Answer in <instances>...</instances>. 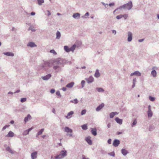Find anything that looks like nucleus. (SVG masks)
Here are the masks:
<instances>
[{
    "instance_id": "nucleus-1",
    "label": "nucleus",
    "mask_w": 159,
    "mask_h": 159,
    "mask_svg": "<svg viewBox=\"0 0 159 159\" xmlns=\"http://www.w3.org/2000/svg\"><path fill=\"white\" fill-rule=\"evenodd\" d=\"M70 64L71 62L67 61L66 60L61 58H59L56 59L54 61V64L57 65L53 66V68L56 69L58 68L59 67L62 66L65 63Z\"/></svg>"
},
{
    "instance_id": "nucleus-2",
    "label": "nucleus",
    "mask_w": 159,
    "mask_h": 159,
    "mask_svg": "<svg viewBox=\"0 0 159 159\" xmlns=\"http://www.w3.org/2000/svg\"><path fill=\"white\" fill-rule=\"evenodd\" d=\"M133 5L131 1H129L126 4L121 6L119 7L120 10L122 9H126L128 10H130L132 7Z\"/></svg>"
},
{
    "instance_id": "nucleus-3",
    "label": "nucleus",
    "mask_w": 159,
    "mask_h": 159,
    "mask_svg": "<svg viewBox=\"0 0 159 159\" xmlns=\"http://www.w3.org/2000/svg\"><path fill=\"white\" fill-rule=\"evenodd\" d=\"M148 111H147L148 116V117H151L152 116L153 113L151 109V106L149 105L148 107Z\"/></svg>"
},
{
    "instance_id": "nucleus-4",
    "label": "nucleus",
    "mask_w": 159,
    "mask_h": 159,
    "mask_svg": "<svg viewBox=\"0 0 159 159\" xmlns=\"http://www.w3.org/2000/svg\"><path fill=\"white\" fill-rule=\"evenodd\" d=\"M85 80L87 81V83L89 84L92 83L94 81V78L92 76H90L88 78H85Z\"/></svg>"
},
{
    "instance_id": "nucleus-5",
    "label": "nucleus",
    "mask_w": 159,
    "mask_h": 159,
    "mask_svg": "<svg viewBox=\"0 0 159 159\" xmlns=\"http://www.w3.org/2000/svg\"><path fill=\"white\" fill-rule=\"evenodd\" d=\"M128 34V39L127 40L128 42H131L132 39V34L130 31L128 32L127 33Z\"/></svg>"
},
{
    "instance_id": "nucleus-6",
    "label": "nucleus",
    "mask_w": 159,
    "mask_h": 159,
    "mask_svg": "<svg viewBox=\"0 0 159 159\" xmlns=\"http://www.w3.org/2000/svg\"><path fill=\"white\" fill-rule=\"evenodd\" d=\"M120 143V140L117 139H115L113 141V145L115 147H117L119 145Z\"/></svg>"
},
{
    "instance_id": "nucleus-7",
    "label": "nucleus",
    "mask_w": 159,
    "mask_h": 159,
    "mask_svg": "<svg viewBox=\"0 0 159 159\" xmlns=\"http://www.w3.org/2000/svg\"><path fill=\"white\" fill-rule=\"evenodd\" d=\"M38 152L35 151L31 153V156L32 159H35L37 157Z\"/></svg>"
},
{
    "instance_id": "nucleus-8",
    "label": "nucleus",
    "mask_w": 159,
    "mask_h": 159,
    "mask_svg": "<svg viewBox=\"0 0 159 159\" xmlns=\"http://www.w3.org/2000/svg\"><path fill=\"white\" fill-rule=\"evenodd\" d=\"M104 104L103 103H102L98 106L96 108V111H100L104 107Z\"/></svg>"
},
{
    "instance_id": "nucleus-9",
    "label": "nucleus",
    "mask_w": 159,
    "mask_h": 159,
    "mask_svg": "<svg viewBox=\"0 0 159 159\" xmlns=\"http://www.w3.org/2000/svg\"><path fill=\"white\" fill-rule=\"evenodd\" d=\"M51 77V75L50 74H48L44 76H42V79L44 80H47L49 79Z\"/></svg>"
},
{
    "instance_id": "nucleus-10",
    "label": "nucleus",
    "mask_w": 159,
    "mask_h": 159,
    "mask_svg": "<svg viewBox=\"0 0 159 159\" xmlns=\"http://www.w3.org/2000/svg\"><path fill=\"white\" fill-rule=\"evenodd\" d=\"M27 46L28 47H30L32 48L34 47H36L37 45L34 42H30L28 43Z\"/></svg>"
},
{
    "instance_id": "nucleus-11",
    "label": "nucleus",
    "mask_w": 159,
    "mask_h": 159,
    "mask_svg": "<svg viewBox=\"0 0 159 159\" xmlns=\"http://www.w3.org/2000/svg\"><path fill=\"white\" fill-rule=\"evenodd\" d=\"M67 151L66 150H62L61 151L60 154L63 157H64L67 155Z\"/></svg>"
},
{
    "instance_id": "nucleus-12",
    "label": "nucleus",
    "mask_w": 159,
    "mask_h": 159,
    "mask_svg": "<svg viewBox=\"0 0 159 159\" xmlns=\"http://www.w3.org/2000/svg\"><path fill=\"white\" fill-rule=\"evenodd\" d=\"M64 131L67 133H72V130L68 127H65L64 128Z\"/></svg>"
},
{
    "instance_id": "nucleus-13",
    "label": "nucleus",
    "mask_w": 159,
    "mask_h": 159,
    "mask_svg": "<svg viewBox=\"0 0 159 159\" xmlns=\"http://www.w3.org/2000/svg\"><path fill=\"white\" fill-rule=\"evenodd\" d=\"M80 14L78 13H76L74 14L72 16L75 19H79L80 17Z\"/></svg>"
},
{
    "instance_id": "nucleus-14",
    "label": "nucleus",
    "mask_w": 159,
    "mask_h": 159,
    "mask_svg": "<svg viewBox=\"0 0 159 159\" xmlns=\"http://www.w3.org/2000/svg\"><path fill=\"white\" fill-rule=\"evenodd\" d=\"M115 120L120 125H121L122 123V120L121 119H120L118 117H117L115 118Z\"/></svg>"
},
{
    "instance_id": "nucleus-15",
    "label": "nucleus",
    "mask_w": 159,
    "mask_h": 159,
    "mask_svg": "<svg viewBox=\"0 0 159 159\" xmlns=\"http://www.w3.org/2000/svg\"><path fill=\"white\" fill-rule=\"evenodd\" d=\"M121 152L122 154L125 156L127 154L129 153L128 151L125 149H122L121 150Z\"/></svg>"
},
{
    "instance_id": "nucleus-16",
    "label": "nucleus",
    "mask_w": 159,
    "mask_h": 159,
    "mask_svg": "<svg viewBox=\"0 0 159 159\" xmlns=\"http://www.w3.org/2000/svg\"><path fill=\"white\" fill-rule=\"evenodd\" d=\"M3 54L7 56L13 57L14 56V54L11 52H4Z\"/></svg>"
},
{
    "instance_id": "nucleus-17",
    "label": "nucleus",
    "mask_w": 159,
    "mask_h": 159,
    "mask_svg": "<svg viewBox=\"0 0 159 159\" xmlns=\"http://www.w3.org/2000/svg\"><path fill=\"white\" fill-rule=\"evenodd\" d=\"M91 131L92 134L94 136H95L97 135V130L96 128H92Z\"/></svg>"
},
{
    "instance_id": "nucleus-18",
    "label": "nucleus",
    "mask_w": 159,
    "mask_h": 159,
    "mask_svg": "<svg viewBox=\"0 0 159 159\" xmlns=\"http://www.w3.org/2000/svg\"><path fill=\"white\" fill-rule=\"evenodd\" d=\"M118 114V113L117 112H111L110 114V117L111 118H112L114 117L115 115H117Z\"/></svg>"
},
{
    "instance_id": "nucleus-19",
    "label": "nucleus",
    "mask_w": 159,
    "mask_h": 159,
    "mask_svg": "<svg viewBox=\"0 0 159 159\" xmlns=\"http://www.w3.org/2000/svg\"><path fill=\"white\" fill-rule=\"evenodd\" d=\"M140 75L141 74L140 73V72L139 71H135L134 73H132L130 74V76H132L134 75H136V76H140Z\"/></svg>"
},
{
    "instance_id": "nucleus-20",
    "label": "nucleus",
    "mask_w": 159,
    "mask_h": 159,
    "mask_svg": "<svg viewBox=\"0 0 159 159\" xmlns=\"http://www.w3.org/2000/svg\"><path fill=\"white\" fill-rule=\"evenodd\" d=\"M31 119V116L30 114H28L26 117L25 118L24 120L25 122H27L28 119Z\"/></svg>"
},
{
    "instance_id": "nucleus-21",
    "label": "nucleus",
    "mask_w": 159,
    "mask_h": 159,
    "mask_svg": "<svg viewBox=\"0 0 159 159\" xmlns=\"http://www.w3.org/2000/svg\"><path fill=\"white\" fill-rule=\"evenodd\" d=\"M74 83L73 82H72L69 83H68L67 84L66 86V87L68 88H72L74 84Z\"/></svg>"
},
{
    "instance_id": "nucleus-22",
    "label": "nucleus",
    "mask_w": 159,
    "mask_h": 159,
    "mask_svg": "<svg viewBox=\"0 0 159 159\" xmlns=\"http://www.w3.org/2000/svg\"><path fill=\"white\" fill-rule=\"evenodd\" d=\"M14 136V133L12 132L11 131H9L8 134L6 135V137H13Z\"/></svg>"
},
{
    "instance_id": "nucleus-23",
    "label": "nucleus",
    "mask_w": 159,
    "mask_h": 159,
    "mask_svg": "<svg viewBox=\"0 0 159 159\" xmlns=\"http://www.w3.org/2000/svg\"><path fill=\"white\" fill-rule=\"evenodd\" d=\"M85 140L87 143L89 145H91L92 144V141L89 138L87 137L86 138Z\"/></svg>"
},
{
    "instance_id": "nucleus-24",
    "label": "nucleus",
    "mask_w": 159,
    "mask_h": 159,
    "mask_svg": "<svg viewBox=\"0 0 159 159\" xmlns=\"http://www.w3.org/2000/svg\"><path fill=\"white\" fill-rule=\"evenodd\" d=\"M98 71L99 70H96L94 74V76L96 78H98L100 76V74Z\"/></svg>"
},
{
    "instance_id": "nucleus-25",
    "label": "nucleus",
    "mask_w": 159,
    "mask_h": 159,
    "mask_svg": "<svg viewBox=\"0 0 159 159\" xmlns=\"http://www.w3.org/2000/svg\"><path fill=\"white\" fill-rule=\"evenodd\" d=\"M6 150L7 151L11 154H14V152L8 146L6 148Z\"/></svg>"
},
{
    "instance_id": "nucleus-26",
    "label": "nucleus",
    "mask_w": 159,
    "mask_h": 159,
    "mask_svg": "<svg viewBox=\"0 0 159 159\" xmlns=\"http://www.w3.org/2000/svg\"><path fill=\"white\" fill-rule=\"evenodd\" d=\"M61 33L60 32L58 31L56 33V39H59L61 37Z\"/></svg>"
},
{
    "instance_id": "nucleus-27",
    "label": "nucleus",
    "mask_w": 159,
    "mask_h": 159,
    "mask_svg": "<svg viewBox=\"0 0 159 159\" xmlns=\"http://www.w3.org/2000/svg\"><path fill=\"white\" fill-rule=\"evenodd\" d=\"M96 90L99 92H103L104 91V89L102 88H97Z\"/></svg>"
},
{
    "instance_id": "nucleus-28",
    "label": "nucleus",
    "mask_w": 159,
    "mask_h": 159,
    "mask_svg": "<svg viewBox=\"0 0 159 159\" xmlns=\"http://www.w3.org/2000/svg\"><path fill=\"white\" fill-rule=\"evenodd\" d=\"M76 47V45L75 44H74L70 48V51H72V52H73L75 49Z\"/></svg>"
},
{
    "instance_id": "nucleus-29",
    "label": "nucleus",
    "mask_w": 159,
    "mask_h": 159,
    "mask_svg": "<svg viewBox=\"0 0 159 159\" xmlns=\"http://www.w3.org/2000/svg\"><path fill=\"white\" fill-rule=\"evenodd\" d=\"M64 49L66 52H70V48L68 46H65L64 47Z\"/></svg>"
},
{
    "instance_id": "nucleus-30",
    "label": "nucleus",
    "mask_w": 159,
    "mask_h": 159,
    "mask_svg": "<svg viewBox=\"0 0 159 159\" xmlns=\"http://www.w3.org/2000/svg\"><path fill=\"white\" fill-rule=\"evenodd\" d=\"M44 130V129H41L38 132L37 135L36 136V137H37L38 135L41 134H42V133L43 132Z\"/></svg>"
},
{
    "instance_id": "nucleus-31",
    "label": "nucleus",
    "mask_w": 159,
    "mask_h": 159,
    "mask_svg": "<svg viewBox=\"0 0 159 159\" xmlns=\"http://www.w3.org/2000/svg\"><path fill=\"white\" fill-rule=\"evenodd\" d=\"M151 74L153 77H156V76L157 73L156 70H152Z\"/></svg>"
},
{
    "instance_id": "nucleus-32",
    "label": "nucleus",
    "mask_w": 159,
    "mask_h": 159,
    "mask_svg": "<svg viewBox=\"0 0 159 159\" xmlns=\"http://www.w3.org/2000/svg\"><path fill=\"white\" fill-rule=\"evenodd\" d=\"M81 127L83 130H85L87 129H88L87 124H84L83 125H82L81 126Z\"/></svg>"
},
{
    "instance_id": "nucleus-33",
    "label": "nucleus",
    "mask_w": 159,
    "mask_h": 159,
    "mask_svg": "<svg viewBox=\"0 0 159 159\" xmlns=\"http://www.w3.org/2000/svg\"><path fill=\"white\" fill-rule=\"evenodd\" d=\"M74 114V112L72 111H70V112H69L68 114H67V116H66V118H70V117H68V116H71V115H73V114Z\"/></svg>"
},
{
    "instance_id": "nucleus-34",
    "label": "nucleus",
    "mask_w": 159,
    "mask_h": 159,
    "mask_svg": "<svg viewBox=\"0 0 159 159\" xmlns=\"http://www.w3.org/2000/svg\"><path fill=\"white\" fill-rule=\"evenodd\" d=\"M38 1V4L39 5H41L44 2V1L43 0H37Z\"/></svg>"
},
{
    "instance_id": "nucleus-35",
    "label": "nucleus",
    "mask_w": 159,
    "mask_h": 159,
    "mask_svg": "<svg viewBox=\"0 0 159 159\" xmlns=\"http://www.w3.org/2000/svg\"><path fill=\"white\" fill-rule=\"evenodd\" d=\"M70 102L71 103H74V104H76L78 102V101L77 99L75 98L73 100H71Z\"/></svg>"
},
{
    "instance_id": "nucleus-36",
    "label": "nucleus",
    "mask_w": 159,
    "mask_h": 159,
    "mask_svg": "<svg viewBox=\"0 0 159 159\" xmlns=\"http://www.w3.org/2000/svg\"><path fill=\"white\" fill-rule=\"evenodd\" d=\"M137 122L136 119H134V121L133 122V123L131 124V126L132 127L136 125V124H137Z\"/></svg>"
},
{
    "instance_id": "nucleus-37",
    "label": "nucleus",
    "mask_w": 159,
    "mask_h": 159,
    "mask_svg": "<svg viewBox=\"0 0 159 159\" xmlns=\"http://www.w3.org/2000/svg\"><path fill=\"white\" fill-rule=\"evenodd\" d=\"M149 99L151 101L153 102L154 101H155V98L152 97L151 96H149Z\"/></svg>"
},
{
    "instance_id": "nucleus-38",
    "label": "nucleus",
    "mask_w": 159,
    "mask_h": 159,
    "mask_svg": "<svg viewBox=\"0 0 159 159\" xmlns=\"http://www.w3.org/2000/svg\"><path fill=\"white\" fill-rule=\"evenodd\" d=\"M85 83V82L84 80H83L81 81V84L82 86V88H83V87H84Z\"/></svg>"
},
{
    "instance_id": "nucleus-39",
    "label": "nucleus",
    "mask_w": 159,
    "mask_h": 159,
    "mask_svg": "<svg viewBox=\"0 0 159 159\" xmlns=\"http://www.w3.org/2000/svg\"><path fill=\"white\" fill-rule=\"evenodd\" d=\"M86 112V110L85 109L83 110L81 113V115H83L85 114Z\"/></svg>"
},
{
    "instance_id": "nucleus-40",
    "label": "nucleus",
    "mask_w": 159,
    "mask_h": 159,
    "mask_svg": "<svg viewBox=\"0 0 159 159\" xmlns=\"http://www.w3.org/2000/svg\"><path fill=\"white\" fill-rule=\"evenodd\" d=\"M50 53H53L54 55H56L57 54V53L56 52H55V51L53 49L50 50Z\"/></svg>"
},
{
    "instance_id": "nucleus-41",
    "label": "nucleus",
    "mask_w": 159,
    "mask_h": 159,
    "mask_svg": "<svg viewBox=\"0 0 159 159\" xmlns=\"http://www.w3.org/2000/svg\"><path fill=\"white\" fill-rule=\"evenodd\" d=\"M122 18L123 17L125 20L128 17V15L127 14H125L124 15H122Z\"/></svg>"
},
{
    "instance_id": "nucleus-42",
    "label": "nucleus",
    "mask_w": 159,
    "mask_h": 159,
    "mask_svg": "<svg viewBox=\"0 0 159 159\" xmlns=\"http://www.w3.org/2000/svg\"><path fill=\"white\" fill-rule=\"evenodd\" d=\"M108 154L111 156L114 157L115 156V154L114 152H111L108 153Z\"/></svg>"
},
{
    "instance_id": "nucleus-43",
    "label": "nucleus",
    "mask_w": 159,
    "mask_h": 159,
    "mask_svg": "<svg viewBox=\"0 0 159 159\" xmlns=\"http://www.w3.org/2000/svg\"><path fill=\"white\" fill-rule=\"evenodd\" d=\"M29 133V132H28V131L27 130H26L23 132V135H26L27 134H28Z\"/></svg>"
},
{
    "instance_id": "nucleus-44",
    "label": "nucleus",
    "mask_w": 159,
    "mask_h": 159,
    "mask_svg": "<svg viewBox=\"0 0 159 159\" xmlns=\"http://www.w3.org/2000/svg\"><path fill=\"white\" fill-rule=\"evenodd\" d=\"M28 30H31L32 32H34L36 31L33 27H32L31 26L29 27Z\"/></svg>"
},
{
    "instance_id": "nucleus-45",
    "label": "nucleus",
    "mask_w": 159,
    "mask_h": 159,
    "mask_svg": "<svg viewBox=\"0 0 159 159\" xmlns=\"http://www.w3.org/2000/svg\"><path fill=\"white\" fill-rule=\"evenodd\" d=\"M26 100V98H21L20 99V101L22 102H25Z\"/></svg>"
},
{
    "instance_id": "nucleus-46",
    "label": "nucleus",
    "mask_w": 159,
    "mask_h": 159,
    "mask_svg": "<svg viewBox=\"0 0 159 159\" xmlns=\"http://www.w3.org/2000/svg\"><path fill=\"white\" fill-rule=\"evenodd\" d=\"M56 156L57 157H58V158L59 159H61L64 158V157H63L61 156V155L60 154L59 155H57Z\"/></svg>"
},
{
    "instance_id": "nucleus-47",
    "label": "nucleus",
    "mask_w": 159,
    "mask_h": 159,
    "mask_svg": "<svg viewBox=\"0 0 159 159\" xmlns=\"http://www.w3.org/2000/svg\"><path fill=\"white\" fill-rule=\"evenodd\" d=\"M56 94L58 96H59L60 97H61V95L60 92L59 91H58L56 92Z\"/></svg>"
},
{
    "instance_id": "nucleus-48",
    "label": "nucleus",
    "mask_w": 159,
    "mask_h": 159,
    "mask_svg": "<svg viewBox=\"0 0 159 159\" xmlns=\"http://www.w3.org/2000/svg\"><path fill=\"white\" fill-rule=\"evenodd\" d=\"M9 125H5V126H4L2 128V131H3L5 129H6V128L9 127Z\"/></svg>"
},
{
    "instance_id": "nucleus-49",
    "label": "nucleus",
    "mask_w": 159,
    "mask_h": 159,
    "mask_svg": "<svg viewBox=\"0 0 159 159\" xmlns=\"http://www.w3.org/2000/svg\"><path fill=\"white\" fill-rule=\"evenodd\" d=\"M122 18V15H118L116 16V18L117 19H120Z\"/></svg>"
},
{
    "instance_id": "nucleus-50",
    "label": "nucleus",
    "mask_w": 159,
    "mask_h": 159,
    "mask_svg": "<svg viewBox=\"0 0 159 159\" xmlns=\"http://www.w3.org/2000/svg\"><path fill=\"white\" fill-rule=\"evenodd\" d=\"M154 127L153 126H151L149 127V130L150 131H152L154 129Z\"/></svg>"
},
{
    "instance_id": "nucleus-51",
    "label": "nucleus",
    "mask_w": 159,
    "mask_h": 159,
    "mask_svg": "<svg viewBox=\"0 0 159 159\" xmlns=\"http://www.w3.org/2000/svg\"><path fill=\"white\" fill-rule=\"evenodd\" d=\"M101 3L104 6L105 8H107V6H108V4H105L104 2H101Z\"/></svg>"
},
{
    "instance_id": "nucleus-52",
    "label": "nucleus",
    "mask_w": 159,
    "mask_h": 159,
    "mask_svg": "<svg viewBox=\"0 0 159 159\" xmlns=\"http://www.w3.org/2000/svg\"><path fill=\"white\" fill-rule=\"evenodd\" d=\"M55 92V90L54 89H52L50 90V93H53Z\"/></svg>"
},
{
    "instance_id": "nucleus-53",
    "label": "nucleus",
    "mask_w": 159,
    "mask_h": 159,
    "mask_svg": "<svg viewBox=\"0 0 159 159\" xmlns=\"http://www.w3.org/2000/svg\"><path fill=\"white\" fill-rule=\"evenodd\" d=\"M111 139H109L107 140V143L109 144H111Z\"/></svg>"
},
{
    "instance_id": "nucleus-54",
    "label": "nucleus",
    "mask_w": 159,
    "mask_h": 159,
    "mask_svg": "<svg viewBox=\"0 0 159 159\" xmlns=\"http://www.w3.org/2000/svg\"><path fill=\"white\" fill-rule=\"evenodd\" d=\"M85 68H86V67L85 66H81V67H80V68H78V67L77 68V69H85Z\"/></svg>"
},
{
    "instance_id": "nucleus-55",
    "label": "nucleus",
    "mask_w": 159,
    "mask_h": 159,
    "mask_svg": "<svg viewBox=\"0 0 159 159\" xmlns=\"http://www.w3.org/2000/svg\"><path fill=\"white\" fill-rule=\"evenodd\" d=\"M47 12H48V16H50L51 14L50 11L49 10H47Z\"/></svg>"
},
{
    "instance_id": "nucleus-56",
    "label": "nucleus",
    "mask_w": 159,
    "mask_h": 159,
    "mask_svg": "<svg viewBox=\"0 0 159 159\" xmlns=\"http://www.w3.org/2000/svg\"><path fill=\"white\" fill-rule=\"evenodd\" d=\"M114 4H115L114 3H109V5L110 7H111V6H113L114 5Z\"/></svg>"
},
{
    "instance_id": "nucleus-57",
    "label": "nucleus",
    "mask_w": 159,
    "mask_h": 159,
    "mask_svg": "<svg viewBox=\"0 0 159 159\" xmlns=\"http://www.w3.org/2000/svg\"><path fill=\"white\" fill-rule=\"evenodd\" d=\"M62 89V90L64 91H66V89H67L66 88V87H63Z\"/></svg>"
},
{
    "instance_id": "nucleus-58",
    "label": "nucleus",
    "mask_w": 159,
    "mask_h": 159,
    "mask_svg": "<svg viewBox=\"0 0 159 159\" xmlns=\"http://www.w3.org/2000/svg\"><path fill=\"white\" fill-rule=\"evenodd\" d=\"M107 127L108 128H110L111 127V125L110 123H109L107 125Z\"/></svg>"
},
{
    "instance_id": "nucleus-59",
    "label": "nucleus",
    "mask_w": 159,
    "mask_h": 159,
    "mask_svg": "<svg viewBox=\"0 0 159 159\" xmlns=\"http://www.w3.org/2000/svg\"><path fill=\"white\" fill-rule=\"evenodd\" d=\"M144 40V39H139L138 40V41L139 42H141L143 41Z\"/></svg>"
},
{
    "instance_id": "nucleus-60",
    "label": "nucleus",
    "mask_w": 159,
    "mask_h": 159,
    "mask_svg": "<svg viewBox=\"0 0 159 159\" xmlns=\"http://www.w3.org/2000/svg\"><path fill=\"white\" fill-rule=\"evenodd\" d=\"M112 33H114L115 34H116V30H112Z\"/></svg>"
},
{
    "instance_id": "nucleus-61",
    "label": "nucleus",
    "mask_w": 159,
    "mask_h": 159,
    "mask_svg": "<svg viewBox=\"0 0 159 159\" xmlns=\"http://www.w3.org/2000/svg\"><path fill=\"white\" fill-rule=\"evenodd\" d=\"M89 13L88 12H87L84 15V16H89Z\"/></svg>"
},
{
    "instance_id": "nucleus-62",
    "label": "nucleus",
    "mask_w": 159,
    "mask_h": 159,
    "mask_svg": "<svg viewBox=\"0 0 159 159\" xmlns=\"http://www.w3.org/2000/svg\"><path fill=\"white\" fill-rule=\"evenodd\" d=\"M33 129V128H29L27 130L28 132L29 133V132L31 130H32V129Z\"/></svg>"
},
{
    "instance_id": "nucleus-63",
    "label": "nucleus",
    "mask_w": 159,
    "mask_h": 159,
    "mask_svg": "<svg viewBox=\"0 0 159 159\" xmlns=\"http://www.w3.org/2000/svg\"><path fill=\"white\" fill-rule=\"evenodd\" d=\"M35 13L34 12H32L30 14L32 16H34L35 15Z\"/></svg>"
},
{
    "instance_id": "nucleus-64",
    "label": "nucleus",
    "mask_w": 159,
    "mask_h": 159,
    "mask_svg": "<svg viewBox=\"0 0 159 159\" xmlns=\"http://www.w3.org/2000/svg\"><path fill=\"white\" fill-rule=\"evenodd\" d=\"M82 159H89V158H85V157L84 155H83Z\"/></svg>"
}]
</instances>
